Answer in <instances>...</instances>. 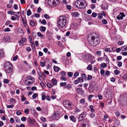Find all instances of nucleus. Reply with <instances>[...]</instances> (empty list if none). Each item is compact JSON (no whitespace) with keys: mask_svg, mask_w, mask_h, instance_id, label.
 <instances>
[{"mask_svg":"<svg viewBox=\"0 0 127 127\" xmlns=\"http://www.w3.org/2000/svg\"><path fill=\"white\" fill-rule=\"evenodd\" d=\"M94 96L93 95H90L88 97V99L90 101H91V98Z\"/></svg>","mask_w":127,"mask_h":127,"instance_id":"4be33fe9","label":"nucleus"},{"mask_svg":"<svg viewBox=\"0 0 127 127\" xmlns=\"http://www.w3.org/2000/svg\"><path fill=\"white\" fill-rule=\"evenodd\" d=\"M26 99V98L24 96H23V97L21 99V100L22 101H24Z\"/></svg>","mask_w":127,"mask_h":127,"instance_id":"338daca9","label":"nucleus"},{"mask_svg":"<svg viewBox=\"0 0 127 127\" xmlns=\"http://www.w3.org/2000/svg\"><path fill=\"white\" fill-rule=\"evenodd\" d=\"M66 87L65 88L68 89H69L71 88V85L70 84H68L66 86Z\"/></svg>","mask_w":127,"mask_h":127,"instance_id":"5701e85b","label":"nucleus"},{"mask_svg":"<svg viewBox=\"0 0 127 127\" xmlns=\"http://www.w3.org/2000/svg\"><path fill=\"white\" fill-rule=\"evenodd\" d=\"M3 40L4 42H6L7 41H9L10 37L6 35L4 37Z\"/></svg>","mask_w":127,"mask_h":127,"instance_id":"ddd939ff","label":"nucleus"},{"mask_svg":"<svg viewBox=\"0 0 127 127\" xmlns=\"http://www.w3.org/2000/svg\"><path fill=\"white\" fill-rule=\"evenodd\" d=\"M45 62H41L40 63V65L42 67H44L45 65Z\"/></svg>","mask_w":127,"mask_h":127,"instance_id":"2f4dec72","label":"nucleus"},{"mask_svg":"<svg viewBox=\"0 0 127 127\" xmlns=\"http://www.w3.org/2000/svg\"><path fill=\"white\" fill-rule=\"evenodd\" d=\"M70 119L73 122H75L76 121V118L73 116H71L70 117Z\"/></svg>","mask_w":127,"mask_h":127,"instance_id":"aec40b11","label":"nucleus"},{"mask_svg":"<svg viewBox=\"0 0 127 127\" xmlns=\"http://www.w3.org/2000/svg\"><path fill=\"white\" fill-rule=\"evenodd\" d=\"M53 6H56L58 5L59 4V2L58 0H53Z\"/></svg>","mask_w":127,"mask_h":127,"instance_id":"f8f14e48","label":"nucleus"},{"mask_svg":"<svg viewBox=\"0 0 127 127\" xmlns=\"http://www.w3.org/2000/svg\"><path fill=\"white\" fill-rule=\"evenodd\" d=\"M21 112L20 110H18L16 112V114L18 115H19L21 114Z\"/></svg>","mask_w":127,"mask_h":127,"instance_id":"6e6d98bb","label":"nucleus"},{"mask_svg":"<svg viewBox=\"0 0 127 127\" xmlns=\"http://www.w3.org/2000/svg\"><path fill=\"white\" fill-rule=\"evenodd\" d=\"M92 16L93 17H95L97 16V14L96 13L93 12L92 14Z\"/></svg>","mask_w":127,"mask_h":127,"instance_id":"c9c22d12","label":"nucleus"},{"mask_svg":"<svg viewBox=\"0 0 127 127\" xmlns=\"http://www.w3.org/2000/svg\"><path fill=\"white\" fill-rule=\"evenodd\" d=\"M104 51L106 52H109L110 53L111 52V49L110 48H105L104 49Z\"/></svg>","mask_w":127,"mask_h":127,"instance_id":"412c9836","label":"nucleus"},{"mask_svg":"<svg viewBox=\"0 0 127 127\" xmlns=\"http://www.w3.org/2000/svg\"><path fill=\"white\" fill-rule=\"evenodd\" d=\"M40 31L42 32H44L46 30L45 27L43 26H41L40 27Z\"/></svg>","mask_w":127,"mask_h":127,"instance_id":"b1692460","label":"nucleus"},{"mask_svg":"<svg viewBox=\"0 0 127 127\" xmlns=\"http://www.w3.org/2000/svg\"><path fill=\"white\" fill-rule=\"evenodd\" d=\"M73 75V73L71 72H69L68 73V75L70 77H71Z\"/></svg>","mask_w":127,"mask_h":127,"instance_id":"ea45409f","label":"nucleus"},{"mask_svg":"<svg viewBox=\"0 0 127 127\" xmlns=\"http://www.w3.org/2000/svg\"><path fill=\"white\" fill-rule=\"evenodd\" d=\"M124 42L123 41H120L118 43V44L119 45H122L124 43Z\"/></svg>","mask_w":127,"mask_h":127,"instance_id":"de8ad7c7","label":"nucleus"},{"mask_svg":"<svg viewBox=\"0 0 127 127\" xmlns=\"http://www.w3.org/2000/svg\"><path fill=\"white\" fill-rule=\"evenodd\" d=\"M34 119L32 120L31 119H30L29 121V123L32 124H33V122H34Z\"/></svg>","mask_w":127,"mask_h":127,"instance_id":"58836bf2","label":"nucleus"},{"mask_svg":"<svg viewBox=\"0 0 127 127\" xmlns=\"http://www.w3.org/2000/svg\"><path fill=\"white\" fill-rule=\"evenodd\" d=\"M14 8L15 9L17 10L18 8L17 5L16 4H14L13 6Z\"/></svg>","mask_w":127,"mask_h":127,"instance_id":"69168bd1","label":"nucleus"},{"mask_svg":"<svg viewBox=\"0 0 127 127\" xmlns=\"http://www.w3.org/2000/svg\"><path fill=\"white\" fill-rule=\"evenodd\" d=\"M61 74L63 76H65L66 75L65 72L63 71H62L60 72Z\"/></svg>","mask_w":127,"mask_h":127,"instance_id":"3c124183","label":"nucleus"},{"mask_svg":"<svg viewBox=\"0 0 127 127\" xmlns=\"http://www.w3.org/2000/svg\"><path fill=\"white\" fill-rule=\"evenodd\" d=\"M41 23L44 25H45L46 24V22L44 19H43L42 21L41 22Z\"/></svg>","mask_w":127,"mask_h":127,"instance_id":"052dcab7","label":"nucleus"},{"mask_svg":"<svg viewBox=\"0 0 127 127\" xmlns=\"http://www.w3.org/2000/svg\"><path fill=\"white\" fill-rule=\"evenodd\" d=\"M59 116V114L58 113H54V117H58Z\"/></svg>","mask_w":127,"mask_h":127,"instance_id":"bf43d9fd","label":"nucleus"},{"mask_svg":"<svg viewBox=\"0 0 127 127\" xmlns=\"http://www.w3.org/2000/svg\"><path fill=\"white\" fill-rule=\"evenodd\" d=\"M85 100L84 99H82L80 100V102L82 104H84L85 103Z\"/></svg>","mask_w":127,"mask_h":127,"instance_id":"864d4df0","label":"nucleus"},{"mask_svg":"<svg viewBox=\"0 0 127 127\" xmlns=\"http://www.w3.org/2000/svg\"><path fill=\"white\" fill-rule=\"evenodd\" d=\"M98 17L99 19H101L102 18V14L99 13L98 14Z\"/></svg>","mask_w":127,"mask_h":127,"instance_id":"4c0bfd02","label":"nucleus"},{"mask_svg":"<svg viewBox=\"0 0 127 127\" xmlns=\"http://www.w3.org/2000/svg\"><path fill=\"white\" fill-rule=\"evenodd\" d=\"M79 75V73L78 72H76L74 73V76L75 77H77Z\"/></svg>","mask_w":127,"mask_h":127,"instance_id":"e2e57ef3","label":"nucleus"},{"mask_svg":"<svg viewBox=\"0 0 127 127\" xmlns=\"http://www.w3.org/2000/svg\"><path fill=\"white\" fill-rule=\"evenodd\" d=\"M26 118L25 117H22L21 119V120L23 121H26Z\"/></svg>","mask_w":127,"mask_h":127,"instance_id":"a18cd8bd","label":"nucleus"},{"mask_svg":"<svg viewBox=\"0 0 127 127\" xmlns=\"http://www.w3.org/2000/svg\"><path fill=\"white\" fill-rule=\"evenodd\" d=\"M93 57L92 55L89 54H85L83 56V58L84 60L87 61H91L92 60Z\"/></svg>","mask_w":127,"mask_h":127,"instance_id":"39448f33","label":"nucleus"},{"mask_svg":"<svg viewBox=\"0 0 127 127\" xmlns=\"http://www.w3.org/2000/svg\"><path fill=\"white\" fill-rule=\"evenodd\" d=\"M41 120L43 122H45L46 121V119L44 117H41Z\"/></svg>","mask_w":127,"mask_h":127,"instance_id":"49530a36","label":"nucleus"},{"mask_svg":"<svg viewBox=\"0 0 127 127\" xmlns=\"http://www.w3.org/2000/svg\"><path fill=\"white\" fill-rule=\"evenodd\" d=\"M78 80L79 82H82L84 81V80L82 77H79L78 78Z\"/></svg>","mask_w":127,"mask_h":127,"instance_id":"bb28decb","label":"nucleus"},{"mask_svg":"<svg viewBox=\"0 0 127 127\" xmlns=\"http://www.w3.org/2000/svg\"><path fill=\"white\" fill-rule=\"evenodd\" d=\"M4 53L3 50H0V57L4 58Z\"/></svg>","mask_w":127,"mask_h":127,"instance_id":"4468645a","label":"nucleus"},{"mask_svg":"<svg viewBox=\"0 0 127 127\" xmlns=\"http://www.w3.org/2000/svg\"><path fill=\"white\" fill-rule=\"evenodd\" d=\"M83 78L85 80H87V77L86 75L85 74H83L82 75Z\"/></svg>","mask_w":127,"mask_h":127,"instance_id":"7c9ffc66","label":"nucleus"},{"mask_svg":"<svg viewBox=\"0 0 127 127\" xmlns=\"http://www.w3.org/2000/svg\"><path fill=\"white\" fill-rule=\"evenodd\" d=\"M102 22L103 24H107V20L105 19H104L102 20Z\"/></svg>","mask_w":127,"mask_h":127,"instance_id":"8fccbe9b","label":"nucleus"},{"mask_svg":"<svg viewBox=\"0 0 127 127\" xmlns=\"http://www.w3.org/2000/svg\"><path fill=\"white\" fill-rule=\"evenodd\" d=\"M9 81L8 79H4L3 82L7 84L9 82Z\"/></svg>","mask_w":127,"mask_h":127,"instance_id":"473e14b6","label":"nucleus"},{"mask_svg":"<svg viewBox=\"0 0 127 127\" xmlns=\"http://www.w3.org/2000/svg\"><path fill=\"white\" fill-rule=\"evenodd\" d=\"M4 67L6 72L8 73H11L13 69V65L9 62H5L4 65Z\"/></svg>","mask_w":127,"mask_h":127,"instance_id":"7ed1b4c3","label":"nucleus"},{"mask_svg":"<svg viewBox=\"0 0 127 127\" xmlns=\"http://www.w3.org/2000/svg\"><path fill=\"white\" fill-rule=\"evenodd\" d=\"M30 24L32 26H34L35 24V22L33 21H31L30 22Z\"/></svg>","mask_w":127,"mask_h":127,"instance_id":"5fc2aeb1","label":"nucleus"},{"mask_svg":"<svg viewBox=\"0 0 127 127\" xmlns=\"http://www.w3.org/2000/svg\"><path fill=\"white\" fill-rule=\"evenodd\" d=\"M92 78V75H88V76L87 79V80H89L90 79H91Z\"/></svg>","mask_w":127,"mask_h":127,"instance_id":"c03bdc74","label":"nucleus"},{"mask_svg":"<svg viewBox=\"0 0 127 127\" xmlns=\"http://www.w3.org/2000/svg\"><path fill=\"white\" fill-rule=\"evenodd\" d=\"M66 19L64 16L60 17L57 20V26L59 28L64 27L66 23Z\"/></svg>","mask_w":127,"mask_h":127,"instance_id":"f03ea898","label":"nucleus"},{"mask_svg":"<svg viewBox=\"0 0 127 127\" xmlns=\"http://www.w3.org/2000/svg\"><path fill=\"white\" fill-rule=\"evenodd\" d=\"M38 95V94L37 93H34L32 95V98L33 99H35L36 98V97Z\"/></svg>","mask_w":127,"mask_h":127,"instance_id":"72a5a7b5","label":"nucleus"},{"mask_svg":"<svg viewBox=\"0 0 127 127\" xmlns=\"http://www.w3.org/2000/svg\"><path fill=\"white\" fill-rule=\"evenodd\" d=\"M60 79L62 80H64V81H66L67 80L66 78L65 77L63 76H62L60 77Z\"/></svg>","mask_w":127,"mask_h":127,"instance_id":"c85d7f7f","label":"nucleus"},{"mask_svg":"<svg viewBox=\"0 0 127 127\" xmlns=\"http://www.w3.org/2000/svg\"><path fill=\"white\" fill-rule=\"evenodd\" d=\"M77 92L78 93H80V92H83V90L81 88H76Z\"/></svg>","mask_w":127,"mask_h":127,"instance_id":"6ab92c4d","label":"nucleus"},{"mask_svg":"<svg viewBox=\"0 0 127 127\" xmlns=\"http://www.w3.org/2000/svg\"><path fill=\"white\" fill-rule=\"evenodd\" d=\"M51 82L52 84L54 85H56L57 83V80L55 78H53L51 80Z\"/></svg>","mask_w":127,"mask_h":127,"instance_id":"9b49d317","label":"nucleus"},{"mask_svg":"<svg viewBox=\"0 0 127 127\" xmlns=\"http://www.w3.org/2000/svg\"><path fill=\"white\" fill-rule=\"evenodd\" d=\"M122 50L125 51L127 50V45H125L121 47Z\"/></svg>","mask_w":127,"mask_h":127,"instance_id":"f3484780","label":"nucleus"},{"mask_svg":"<svg viewBox=\"0 0 127 127\" xmlns=\"http://www.w3.org/2000/svg\"><path fill=\"white\" fill-rule=\"evenodd\" d=\"M72 15L74 16L77 17L78 15V13L75 11H73L71 13Z\"/></svg>","mask_w":127,"mask_h":127,"instance_id":"2eb2a0df","label":"nucleus"},{"mask_svg":"<svg viewBox=\"0 0 127 127\" xmlns=\"http://www.w3.org/2000/svg\"><path fill=\"white\" fill-rule=\"evenodd\" d=\"M46 97V96L44 95H42V100H44L45 99Z\"/></svg>","mask_w":127,"mask_h":127,"instance_id":"09e8293b","label":"nucleus"},{"mask_svg":"<svg viewBox=\"0 0 127 127\" xmlns=\"http://www.w3.org/2000/svg\"><path fill=\"white\" fill-rule=\"evenodd\" d=\"M47 86L48 87L50 88H51L52 87V85L51 83L49 82L47 83Z\"/></svg>","mask_w":127,"mask_h":127,"instance_id":"a19ab883","label":"nucleus"},{"mask_svg":"<svg viewBox=\"0 0 127 127\" xmlns=\"http://www.w3.org/2000/svg\"><path fill=\"white\" fill-rule=\"evenodd\" d=\"M34 79L31 76H29L26 78L25 80V82H27L28 80H30L32 81V82L33 81H34Z\"/></svg>","mask_w":127,"mask_h":127,"instance_id":"6e6552de","label":"nucleus"},{"mask_svg":"<svg viewBox=\"0 0 127 127\" xmlns=\"http://www.w3.org/2000/svg\"><path fill=\"white\" fill-rule=\"evenodd\" d=\"M114 73L115 74L117 75L120 73V71L117 70H116L114 71Z\"/></svg>","mask_w":127,"mask_h":127,"instance_id":"c756f323","label":"nucleus"},{"mask_svg":"<svg viewBox=\"0 0 127 127\" xmlns=\"http://www.w3.org/2000/svg\"><path fill=\"white\" fill-rule=\"evenodd\" d=\"M100 41V39L97 34L94 33L92 34L91 39L89 42L91 45L94 46H96L99 43Z\"/></svg>","mask_w":127,"mask_h":127,"instance_id":"f257e3e1","label":"nucleus"},{"mask_svg":"<svg viewBox=\"0 0 127 127\" xmlns=\"http://www.w3.org/2000/svg\"><path fill=\"white\" fill-rule=\"evenodd\" d=\"M98 97L99 99L100 100H101L102 99V96L100 94H99L98 95Z\"/></svg>","mask_w":127,"mask_h":127,"instance_id":"4d7b16f0","label":"nucleus"},{"mask_svg":"<svg viewBox=\"0 0 127 127\" xmlns=\"http://www.w3.org/2000/svg\"><path fill=\"white\" fill-rule=\"evenodd\" d=\"M87 69L88 70H91L92 69V66L91 64H89L87 67Z\"/></svg>","mask_w":127,"mask_h":127,"instance_id":"393cba45","label":"nucleus"},{"mask_svg":"<svg viewBox=\"0 0 127 127\" xmlns=\"http://www.w3.org/2000/svg\"><path fill=\"white\" fill-rule=\"evenodd\" d=\"M34 81H33V82H31L30 81H29L26 84L27 85H30L31 84H32L34 83Z\"/></svg>","mask_w":127,"mask_h":127,"instance_id":"37998d69","label":"nucleus"},{"mask_svg":"<svg viewBox=\"0 0 127 127\" xmlns=\"http://www.w3.org/2000/svg\"><path fill=\"white\" fill-rule=\"evenodd\" d=\"M95 116V114L94 113H91L90 115V117L91 118L94 117Z\"/></svg>","mask_w":127,"mask_h":127,"instance_id":"680f3d73","label":"nucleus"},{"mask_svg":"<svg viewBox=\"0 0 127 127\" xmlns=\"http://www.w3.org/2000/svg\"><path fill=\"white\" fill-rule=\"evenodd\" d=\"M125 16V15L124 14V13L123 12H120L119 14L117 17V19L121 20L123 19V17H124Z\"/></svg>","mask_w":127,"mask_h":127,"instance_id":"0eeeda50","label":"nucleus"},{"mask_svg":"<svg viewBox=\"0 0 127 127\" xmlns=\"http://www.w3.org/2000/svg\"><path fill=\"white\" fill-rule=\"evenodd\" d=\"M85 116L84 114H82L79 116L78 118V121L79 122H81L82 121Z\"/></svg>","mask_w":127,"mask_h":127,"instance_id":"1a4fd4ad","label":"nucleus"},{"mask_svg":"<svg viewBox=\"0 0 127 127\" xmlns=\"http://www.w3.org/2000/svg\"><path fill=\"white\" fill-rule=\"evenodd\" d=\"M85 1L84 0H77L75 2V5L78 8H84Z\"/></svg>","mask_w":127,"mask_h":127,"instance_id":"20e7f679","label":"nucleus"},{"mask_svg":"<svg viewBox=\"0 0 127 127\" xmlns=\"http://www.w3.org/2000/svg\"><path fill=\"white\" fill-rule=\"evenodd\" d=\"M27 14L28 16H30L31 14V12L30 9L27 10Z\"/></svg>","mask_w":127,"mask_h":127,"instance_id":"cd10ccee","label":"nucleus"},{"mask_svg":"<svg viewBox=\"0 0 127 127\" xmlns=\"http://www.w3.org/2000/svg\"><path fill=\"white\" fill-rule=\"evenodd\" d=\"M18 57V56L17 55L15 57H14L13 58V60L14 61H15L17 59Z\"/></svg>","mask_w":127,"mask_h":127,"instance_id":"0e129e2a","label":"nucleus"},{"mask_svg":"<svg viewBox=\"0 0 127 127\" xmlns=\"http://www.w3.org/2000/svg\"><path fill=\"white\" fill-rule=\"evenodd\" d=\"M29 110L28 109H26L24 110L25 113L27 114H29Z\"/></svg>","mask_w":127,"mask_h":127,"instance_id":"603ef678","label":"nucleus"},{"mask_svg":"<svg viewBox=\"0 0 127 127\" xmlns=\"http://www.w3.org/2000/svg\"><path fill=\"white\" fill-rule=\"evenodd\" d=\"M37 36L39 37H43L44 36L43 34H42L40 32H38L37 33Z\"/></svg>","mask_w":127,"mask_h":127,"instance_id":"a878e982","label":"nucleus"},{"mask_svg":"<svg viewBox=\"0 0 127 127\" xmlns=\"http://www.w3.org/2000/svg\"><path fill=\"white\" fill-rule=\"evenodd\" d=\"M66 83L65 82L64 83L61 82L60 83V84L62 86H66Z\"/></svg>","mask_w":127,"mask_h":127,"instance_id":"f704fd0d","label":"nucleus"},{"mask_svg":"<svg viewBox=\"0 0 127 127\" xmlns=\"http://www.w3.org/2000/svg\"><path fill=\"white\" fill-rule=\"evenodd\" d=\"M64 104L65 105V106H66L68 108H70L71 107V102L69 100H66L64 102Z\"/></svg>","mask_w":127,"mask_h":127,"instance_id":"423d86ee","label":"nucleus"},{"mask_svg":"<svg viewBox=\"0 0 127 127\" xmlns=\"http://www.w3.org/2000/svg\"><path fill=\"white\" fill-rule=\"evenodd\" d=\"M101 66L102 68H105L107 66V65L105 63H103L101 64Z\"/></svg>","mask_w":127,"mask_h":127,"instance_id":"e433bc0d","label":"nucleus"},{"mask_svg":"<svg viewBox=\"0 0 127 127\" xmlns=\"http://www.w3.org/2000/svg\"><path fill=\"white\" fill-rule=\"evenodd\" d=\"M8 13L9 14H11L14 15V13H15V12H13L12 11H9L8 12Z\"/></svg>","mask_w":127,"mask_h":127,"instance_id":"79ce46f5","label":"nucleus"},{"mask_svg":"<svg viewBox=\"0 0 127 127\" xmlns=\"http://www.w3.org/2000/svg\"><path fill=\"white\" fill-rule=\"evenodd\" d=\"M79 82L78 81V80H75L73 81V83L75 84H78Z\"/></svg>","mask_w":127,"mask_h":127,"instance_id":"13d9d810","label":"nucleus"},{"mask_svg":"<svg viewBox=\"0 0 127 127\" xmlns=\"http://www.w3.org/2000/svg\"><path fill=\"white\" fill-rule=\"evenodd\" d=\"M55 71L56 72H58L60 68L58 67L54 66L53 67Z\"/></svg>","mask_w":127,"mask_h":127,"instance_id":"a211bd4d","label":"nucleus"},{"mask_svg":"<svg viewBox=\"0 0 127 127\" xmlns=\"http://www.w3.org/2000/svg\"><path fill=\"white\" fill-rule=\"evenodd\" d=\"M53 0H48V4L51 6H53Z\"/></svg>","mask_w":127,"mask_h":127,"instance_id":"dca6fc26","label":"nucleus"},{"mask_svg":"<svg viewBox=\"0 0 127 127\" xmlns=\"http://www.w3.org/2000/svg\"><path fill=\"white\" fill-rule=\"evenodd\" d=\"M11 19L12 20H15L16 19V17L14 16H12L11 18Z\"/></svg>","mask_w":127,"mask_h":127,"instance_id":"774afa93","label":"nucleus"},{"mask_svg":"<svg viewBox=\"0 0 127 127\" xmlns=\"http://www.w3.org/2000/svg\"><path fill=\"white\" fill-rule=\"evenodd\" d=\"M26 40V38H23L21 39V40H19L18 42L20 43V45H21L24 43Z\"/></svg>","mask_w":127,"mask_h":127,"instance_id":"9d476101","label":"nucleus"}]
</instances>
